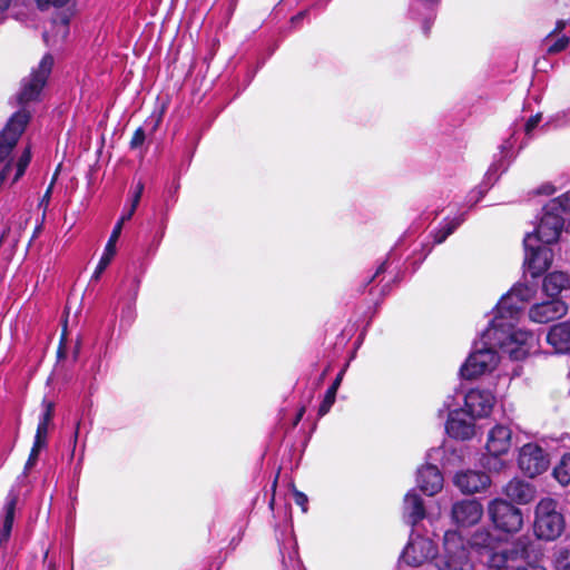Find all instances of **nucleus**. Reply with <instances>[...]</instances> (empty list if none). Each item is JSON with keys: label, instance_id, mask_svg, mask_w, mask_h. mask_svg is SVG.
I'll list each match as a JSON object with an SVG mask.
<instances>
[{"label": "nucleus", "instance_id": "obj_1", "mask_svg": "<svg viewBox=\"0 0 570 570\" xmlns=\"http://www.w3.org/2000/svg\"><path fill=\"white\" fill-rule=\"evenodd\" d=\"M53 63V57L49 53L45 55L38 67L32 69L30 76L22 80L21 88L17 94L18 104L22 107L10 117L0 132V180L2 181L10 179L12 184L16 183L24 174L31 160L29 147L23 149L16 161H13L11 154L31 117L24 105L39 98L51 73Z\"/></svg>", "mask_w": 570, "mask_h": 570}, {"label": "nucleus", "instance_id": "obj_2", "mask_svg": "<svg viewBox=\"0 0 570 570\" xmlns=\"http://www.w3.org/2000/svg\"><path fill=\"white\" fill-rule=\"evenodd\" d=\"M534 295V287L527 284L514 285L499 301L494 316L485 330V337L494 340L517 360H523L538 351V337L532 332L515 327L524 303Z\"/></svg>", "mask_w": 570, "mask_h": 570}, {"label": "nucleus", "instance_id": "obj_3", "mask_svg": "<svg viewBox=\"0 0 570 570\" xmlns=\"http://www.w3.org/2000/svg\"><path fill=\"white\" fill-rule=\"evenodd\" d=\"M491 542L492 537L487 531L476 532L470 544L458 531L449 530L443 535L442 553L435 560V568L438 570H475L471 550L483 549L490 557Z\"/></svg>", "mask_w": 570, "mask_h": 570}, {"label": "nucleus", "instance_id": "obj_4", "mask_svg": "<svg viewBox=\"0 0 570 570\" xmlns=\"http://www.w3.org/2000/svg\"><path fill=\"white\" fill-rule=\"evenodd\" d=\"M570 222V194L551 199L543 207V215L532 233L542 244H551L560 237L566 223Z\"/></svg>", "mask_w": 570, "mask_h": 570}, {"label": "nucleus", "instance_id": "obj_5", "mask_svg": "<svg viewBox=\"0 0 570 570\" xmlns=\"http://www.w3.org/2000/svg\"><path fill=\"white\" fill-rule=\"evenodd\" d=\"M484 335L485 331L481 335V341L475 343L474 351L460 368L463 379L472 380L494 370L500 360L495 348H500L502 353L508 354L510 358L514 360L503 346ZM515 361L518 360L515 358Z\"/></svg>", "mask_w": 570, "mask_h": 570}, {"label": "nucleus", "instance_id": "obj_6", "mask_svg": "<svg viewBox=\"0 0 570 570\" xmlns=\"http://www.w3.org/2000/svg\"><path fill=\"white\" fill-rule=\"evenodd\" d=\"M515 443L517 436L510 424H494L487 433L484 448L488 456L483 459V466L491 471H501L504 462L500 458L507 455Z\"/></svg>", "mask_w": 570, "mask_h": 570}, {"label": "nucleus", "instance_id": "obj_7", "mask_svg": "<svg viewBox=\"0 0 570 570\" xmlns=\"http://www.w3.org/2000/svg\"><path fill=\"white\" fill-rule=\"evenodd\" d=\"M534 534L542 540L552 541L559 538L564 530V518L558 511V502L551 498H543L535 507L533 524Z\"/></svg>", "mask_w": 570, "mask_h": 570}, {"label": "nucleus", "instance_id": "obj_8", "mask_svg": "<svg viewBox=\"0 0 570 570\" xmlns=\"http://www.w3.org/2000/svg\"><path fill=\"white\" fill-rule=\"evenodd\" d=\"M488 512L494 527L507 533H515L523 525V515L520 509L502 499L489 503Z\"/></svg>", "mask_w": 570, "mask_h": 570}, {"label": "nucleus", "instance_id": "obj_9", "mask_svg": "<svg viewBox=\"0 0 570 570\" xmlns=\"http://www.w3.org/2000/svg\"><path fill=\"white\" fill-rule=\"evenodd\" d=\"M438 558V547L424 535L412 530L407 544L404 547L401 559L411 567H420Z\"/></svg>", "mask_w": 570, "mask_h": 570}, {"label": "nucleus", "instance_id": "obj_10", "mask_svg": "<svg viewBox=\"0 0 570 570\" xmlns=\"http://www.w3.org/2000/svg\"><path fill=\"white\" fill-rule=\"evenodd\" d=\"M540 239L533 234H527L523 239L524 266L532 277H538L549 268L552 262V250L540 245Z\"/></svg>", "mask_w": 570, "mask_h": 570}, {"label": "nucleus", "instance_id": "obj_11", "mask_svg": "<svg viewBox=\"0 0 570 570\" xmlns=\"http://www.w3.org/2000/svg\"><path fill=\"white\" fill-rule=\"evenodd\" d=\"M518 464L521 471L534 478L549 468L550 460L546 451L537 443H527L519 451Z\"/></svg>", "mask_w": 570, "mask_h": 570}, {"label": "nucleus", "instance_id": "obj_12", "mask_svg": "<svg viewBox=\"0 0 570 570\" xmlns=\"http://www.w3.org/2000/svg\"><path fill=\"white\" fill-rule=\"evenodd\" d=\"M497 400L484 389H471L464 395V411L471 419H483L491 414Z\"/></svg>", "mask_w": 570, "mask_h": 570}, {"label": "nucleus", "instance_id": "obj_13", "mask_svg": "<svg viewBox=\"0 0 570 570\" xmlns=\"http://www.w3.org/2000/svg\"><path fill=\"white\" fill-rule=\"evenodd\" d=\"M522 554V552L514 549L493 552L488 559V566L493 570H547L538 563H529L527 567H522L520 562Z\"/></svg>", "mask_w": 570, "mask_h": 570}, {"label": "nucleus", "instance_id": "obj_14", "mask_svg": "<svg viewBox=\"0 0 570 570\" xmlns=\"http://www.w3.org/2000/svg\"><path fill=\"white\" fill-rule=\"evenodd\" d=\"M567 313L568 305L559 298H552L551 301L532 305L529 309V317L534 323L546 324L561 318Z\"/></svg>", "mask_w": 570, "mask_h": 570}, {"label": "nucleus", "instance_id": "obj_15", "mask_svg": "<svg viewBox=\"0 0 570 570\" xmlns=\"http://www.w3.org/2000/svg\"><path fill=\"white\" fill-rule=\"evenodd\" d=\"M482 515V504L475 499L462 500L452 507V518L456 524L462 527L478 523Z\"/></svg>", "mask_w": 570, "mask_h": 570}, {"label": "nucleus", "instance_id": "obj_16", "mask_svg": "<svg viewBox=\"0 0 570 570\" xmlns=\"http://www.w3.org/2000/svg\"><path fill=\"white\" fill-rule=\"evenodd\" d=\"M490 476L481 471L466 470L461 471L454 476V484L463 493H475L487 489L490 485Z\"/></svg>", "mask_w": 570, "mask_h": 570}, {"label": "nucleus", "instance_id": "obj_17", "mask_svg": "<svg viewBox=\"0 0 570 570\" xmlns=\"http://www.w3.org/2000/svg\"><path fill=\"white\" fill-rule=\"evenodd\" d=\"M465 411H453L448 417L445 431L449 436L458 440H469L475 434L473 419L463 417Z\"/></svg>", "mask_w": 570, "mask_h": 570}, {"label": "nucleus", "instance_id": "obj_18", "mask_svg": "<svg viewBox=\"0 0 570 570\" xmlns=\"http://www.w3.org/2000/svg\"><path fill=\"white\" fill-rule=\"evenodd\" d=\"M417 487L428 495H434L443 488V475L436 465L425 464L417 470Z\"/></svg>", "mask_w": 570, "mask_h": 570}, {"label": "nucleus", "instance_id": "obj_19", "mask_svg": "<svg viewBox=\"0 0 570 570\" xmlns=\"http://www.w3.org/2000/svg\"><path fill=\"white\" fill-rule=\"evenodd\" d=\"M402 515L404 522L412 528L426 517L424 501L414 489L404 497Z\"/></svg>", "mask_w": 570, "mask_h": 570}, {"label": "nucleus", "instance_id": "obj_20", "mask_svg": "<svg viewBox=\"0 0 570 570\" xmlns=\"http://www.w3.org/2000/svg\"><path fill=\"white\" fill-rule=\"evenodd\" d=\"M547 342L556 353L570 352V322L553 325L547 333Z\"/></svg>", "mask_w": 570, "mask_h": 570}, {"label": "nucleus", "instance_id": "obj_21", "mask_svg": "<svg viewBox=\"0 0 570 570\" xmlns=\"http://www.w3.org/2000/svg\"><path fill=\"white\" fill-rule=\"evenodd\" d=\"M18 497H19L18 492H16L12 489L9 491V493L6 498V502L3 505V514L0 519V547L4 542H7L10 537V533L12 530V524H13V519H14L16 505L18 502Z\"/></svg>", "mask_w": 570, "mask_h": 570}, {"label": "nucleus", "instance_id": "obj_22", "mask_svg": "<svg viewBox=\"0 0 570 570\" xmlns=\"http://www.w3.org/2000/svg\"><path fill=\"white\" fill-rule=\"evenodd\" d=\"M504 493L510 500L519 504H527L535 497L534 488L530 483L519 479L511 480L505 485Z\"/></svg>", "mask_w": 570, "mask_h": 570}, {"label": "nucleus", "instance_id": "obj_23", "mask_svg": "<svg viewBox=\"0 0 570 570\" xmlns=\"http://www.w3.org/2000/svg\"><path fill=\"white\" fill-rule=\"evenodd\" d=\"M570 288V275L564 272H552L544 276L543 292L551 298H557L563 291Z\"/></svg>", "mask_w": 570, "mask_h": 570}, {"label": "nucleus", "instance_id": "obj_24", "mask_svg": "<svg viewBox=\"0 0 570 570\" xmlns=\"http://www.w3.org/2000/svg\"><path fill=\"white\" fill-rule=\"evenodd\" d=\"M120 234H119V226H115L111 235L105 246L104 253L96 266V269L91 276V281H98L101 276V274L105 272V269L108 267V265L114 259L117 248L116 244L118 242Z\"/></svg>", "mask_w": 570, "mask_h": 570}, {"label": "nucleus", "instance_id": "obj_25", "mask_svg": "<svg viewBox=\"0 0 570 570\" xmlns=\"http://www.w3.org/2000/svg\"><path fill=\"white\" fill-rule=\"evenodd\" d=\"M69 35V19L59 17L52 20L50 30L43 33V39L48 46L56 47L62 43Z\"/></svg>", "mask_w": 570, "mask_h": 570}, {"label": "nucleus", "instance_id": "obj_26", "mask_svg": "<svg viewBox=\"0 0 570 570\" xmlns=\"http://www.w3.org/2000/svg\"><path fill=\"white\" fill-rule=\"evenodd\" d=\"M441 0H413L411 11L415 16H420L416 4H420L424 9V17L422 20V30L425 35H429L431 26L436 17V8Z\"/></svg>", "mask_w": 570, "mask_h": 570}, {"label": "nucleus", "instance_id": "obj_27", "mask_svg": "<svg viewBox=\"0 0 570 570\" xmlns=\"http://www.w3.org/2000/svg\"><path fill=\"white\" fill-rule=\"evenodd\" d=\"M464 222V215H458L453 218L446 217L439 229L433 234L434 243H443L462 223Z\"/></svg>", "mask_w": 570, "mask_h": 570}, {"label": "nucleus", "instance_id": "obj_28", "mask_svg": "<svg viewBox=\"0 0 570 570\" xmlns=\"http://www.w3.org/2000/svg\"><path fill=\"white\" fill-rule=\"evenodd\" d=\"M20 229L18 226H7L0 234V248H3L4 254L10 256L19 240Z\"/></svg>", "mask_w": 570, "mask_h": 570}, {"label": "nucleus", "instance_id": "obj_29", "mask_svg": "<svg viewBox=\"0 0 570 570\" xmlns=\"http://www.w3.org/2000/svg\"><path fill=\"white\" fill-rule=\"evenodd\" d=\"M283 564L286 570H303L302 562L297 554L296 542L291 539L288 547L282 549Z\"/></svg>", "mask_w": 570, "mask_h": 570}, {"label": "nucleus", "instance_id": "obj_30", "mask_svg": "<svg viewBox=\"0 0 570 570\" xmlns=\"http://www.w3.org/2000/svg\"><path fill=\"white\" fill-rule=\"evenodd\" d=\"M553 475L563 487L570 483V453L562 455L560 462L553 469Z\"/></svg>", "mask_w": 570, "mask_h": 570}, {"label": "nucleus", "instance_id": "obj_31", "mask_svg": "<svg viewBox=\"0 0 570 570\" xmlns=\"http://www.w3.org/2000/svg\"><path fill=\"white\" fill-rule=\"evenodd\" d=\"M459 405L458 396L455 394H449L444 399L442 406L439 409V415L442 416L443 414H446L449 417L453 411H463Z\"/></svg>", "mask_w": 570, "mask_h": 570}, {"label": "nucleus", "instance_id": "obj_32", "mask_svg": "<svg viewBox=\"0 0 570 570\" xmlns=\"http://www.w3.org/2000/svg\"><path fill=\"white\" fill-rule=\"evenodd\" d=\"M556 570H570V548H561L554 561Z\"/></svg>", "mask_w": 570, "mask_h": 570}, {"label": "nucleus", "instance_id": "obj_33", "mask_svg": "<svg viewBox=\"0 0 570 570\" xmlns=\"http://www.w3.org/2000/svg\"><path fill=\"white\" fill-rule=\"evenodd\" d=\"M335 397H336V395L332 394V392L326 391L324 400L322 401L320 409H318L320 416H323L328 413V411L331 410L332 405L335 402Z\"/></svg>", "mask_w": 570, "mask_h": 570}, {"label": "nucleus", "instance_id": "obj_34", "mask_svg": "<svg viewBox=\"0 0 570 570\" xmlns=\"http://www.w3.org/2000/svg\"><path fill=\"white\" fill-rule=\"evenodd\" d=\"M514 146V140H513V135H511L508 139H505L501 145H500V161L502 159H507L509 156H510V151L512 150Z\"/></svg>", "mask_w": 570, "mask_h": 570}, {"label": "nucleus", "instance_id": "obj_35", "mask_svg": "<svg viewBox=\"0 0 570 570\" xmlns=\"http://www.w3.org/2000/svg\"><path fill=\"white\" fill-rule=\"evenodd\" d=\"M36 2L39 9L47 10L51 7H62L68 2V0H36Z\"/></svg>", "mask_w": 570, "mask_h": 570}, {"label": "nucleus", "instance_id": "obj_36", "mask_svg": "<svg viewBox=\"0 0 570 570\" xmlns=\"http://www.w3.org/2000/svg\"><path fill=\"white\" fill-rule=\"evenodd\" d=\"M43 412L40 415L41 421L50 423L53 417V403L47 400H43L42 402Z\"/></svg>", "mask_w": 570, "mask_h": 570}, {"label": "nucleus", "instance_id": "obj_37", "mask_svg": "<svg viewBox=\"0 0 570 570\" xmlns=\"http://www.w3.org/2000/svg\"><path fill=\"white\" fill-rule=\"evenodd\" d=\"M49 424L50 423H48V422L39 420V423H38V426H37V432H36V435H35V440H38V442L39 441L47 442Z\"/></svg>", "mask_w": 570, "mask_h": 570}, {"label": "nucleus", "instance_id": "obj_38", "mask_svg": "<svg viewBox=\"0 0 570 570\" xmlns=\"http://www.w3.org/2000/svg\"><path fill=\"white\" fill-rule=\"evenodd\" d=\"M568 43H569V38L561 37V38L557 39L551 46H549L548 52L549 53L560 52L567 48Z\"/></svg>", "mask_w": 570, "mask_h": 570}, {"label": "nucleus", "instance_id": "obj_39", "mask_svg": "<svg viewBox=\"0 0 570 570\" xmlns=\"http://www.w3.org/2000/svg\"><path fill=\"white\" fill-rule=\"evenodd\" d=\"M144 188H145L144 183L141 180H139L136 184L135 189L132 191L131 204H130L131 207H134V208L138 207L140 198L142 196V193H144Z\"/></svg>", "mask_w": 570, "mask_h": 570}, {"label": "nucleus", "instance_id": "obj_40", "mask_svg": "<svg viewBox=\"0 0 570 570\" xmlns=\"http://www.w3.org/2000/svg\"><path fill=\"white\" fill-rule=\"evenodd\" d=\"M146 139V135H145V131L142 128H138L135 132H134V136L130 140V147L132 149H136L138 147H140L144 141Z\"/></svg>", "mask_w": 570, "mask_h": 570}, {"label": "nucleus", "instance_id": "obj_41", "mask_svg": "<svg viewBox=\"0 0 570 570\" xmlns=\"http://www.w3.org/2000/svg\"><path fill=\"white\" fill-rule=\"evenodd\" d=\"M137 208H134L131 206H129L127 209H125V212L122 213V215L120 216L119 220L116 223L115 226H119V234H121V230H122V226L124 224L131 219L132 215L135 214Z\"/></svg>", "mask_w": 570, "mask_h": 570}, {"label": "nucleus", "instance_id": "obj_42", "mask_svg": "<svg viewBox=\"0 0 570 570\" xmlns=\"http://www.w3.org/2000/svg\"><path fill=\"white\" fill-rule=\"evenodd\" d=\"M294 501L297 505L302 508L303 512L307 511L308 499L303 492L294 490Z\"/></svg>", "mask_w": 570, "mask_h": 570}, {"label": "nucleus", "instance_id": "obj_43", "mask_svg": "<svg viewBox=\"0 0 570 570\" xmlns=\"http://www.w3.org/2000/svg\"><path fill=\"white\" fill-rule=\"evenodd\" d=\"M540 120H541V115L540 114L530 117L528 119V121L525 122V126H524L525 134L530 135L533 131V129L538 126Z\"/></svg>", "mask_w": 570, "mask_h": 570}, {"label": "nucleus", "instance_id": "obj_44", "mask_svg": "<svg viewBox=\"0 0 570 570\" xmlns=\"http://www.w3.org/2000/svg\"><path fill=\"white\" fill-rule=\"evenodd\" d=\"M47 444V442H43V441H39L38 443V440H35L33 442V446L31 449V452H30V456H32L33 459L37 460L38 455H39V452L42 448H45Z\"/></svg>", "mask_w": 570, "mask_h": 570}, {"label": "nucleus", "instance_id": "obj_45", "mask_svg": "<svg viewBox=\"0 0 570 570\" xmlns=\"http://www.w3.org/2000/svg\"><path fill=\"white\" fill-rule=\"evenodd\" d=\"M11 4V0H0V23L6 19V12Z\"/></svg>", "mask_w": 570, "mask_h": 570}, {"label": "nucleus", "instance_id": "obj_46", "mask_svg": "<svg viewBox=\"0 0 570 570\" xmlns=\"http://www.w3.org/2000/svg\"><path fill=\"white\" fill-rule=\"evenodd\" d=\"M556 120L561 125L570 124V110L562 111L556 115Z\"/></svg>", "mask_w": 570, "mask_h": 570}, {"label": "nucleus", "instance_id": "obj_47", "mask_svg": "<svg viewBox=\"0 0 570 570\" xmlns=\"http://www.w3.org/2000/svg\"><path fill=\"white\" fill-rule=\"evenodd\" d=\"M502 166H503L502 164L498 165L497 163H493V164L490 166V168H489V170H488V173H487L488 177L490 178V177H492L493 175H495V174L498 173V170H499V167H502Z\"/></svg>", "mask_w": 570, "mask_h": 570}, {"label": "nucleus", "instance_id": "obj_48", "mask_svg": "<svg viewBox=\"0 0 570 570\" xmlns=\"http://www.w3.org/2000/svg\"><path fill=\"white\" fill-rule=\"evenodd\" d=\"M139 291V279H135L131 288V301H135Z\"/></svg>", "mask_w": 570, "mask_h": 570}, {"label": "nucleus", "instance_id": "obj_49", "mask_svg": "<svg viewBox=\"0 0 570 570\" xmlns=\"http://www.w3.org/2000/svg\"><path fill=\"white\" fill-rule=\"evenodd\" d=\"M79 430H80V421L77 422L75 432H73V446L77 443L78 436H79Z\"/></svg>", "mask_w": 570, "mask_h": 570}, {"label": "nucleus", "instance_id": "obj_50", "mask_svg": "<svg viewBox=\"0 0 570 570\" xmlns=\"http://www.w3.org/2000/svg\"><path fill=\"white\" fill-rule=\"evenodd\" d=\"M344 373H345V370L343 368L336 376V379L334 380V384L340 386L342 380H343V376H344Z\"/></svg>", "mask_w": 570, "mask_h": 570}, {"label": "nucleus", "instance_id": "obj_51", "mask_svg": "<svg viewBox=\"0 0 570 570\" xmlns=\"http://www.w3.org/2000/svg\"><path fill=\"white\" fill-rule=\"evenodd\" d=\"M304 412H305V409H304V407H302V409L298 411V413L296 414L295 422H294V424H295V425L301 421V419H302V417H303V415H304Z\"/></svg>", "mask_w": 570, "mask_h": 570}, {"label": "nucleus", "instance_id": "obj_52", "mask_svg": "<svg viewBox=\"0 0 570 570\" xmlns=\"http://www.w3.org/2000/svg\"><path fill=\"white\" fill-rule=\"evenodd\" d=\"M36 461H37L36 459H33L32 456L29 455V459H28V461L26 463V470L30 469L31 466H33Z\"/></svg>", "mask_w": 570, "mask_h": 570}, {"label": "nucleus", "instance_id": "obj_53", "mask_svg": "<svg viewBox=\"0 0 570 570\" xmlns=\"http://www.w3.org/2000/svg\"><path fill=\"white\" fill-rule=\"evenodd\" d=\"M338 387L340 386H337L334 383H332V385L327 389V392H332V394L336 395V392H337Z\"/></svg>", "mask_w": 570, "mask_h": 570}, {"label": "nucleus", "instance_id": "obj_54", "mask_svg": "<svg viewBox=\"0 0 570 570\" xmlns=\"http://www.w3.org/2000/svg\"><path fill=\"white\" fill-rule=\"evenodd\" d=\"M385 268H386V263L381 264V266L377 268V271H376V274H375V275L381 274L382 272H384V271H385Z\"/></svg>", "mask_w": 570, "mask_h": 570}, {"label": "nucleus", "instance_id": "obj_55", "mask_svg": "<svg viewBox=\"0 0 570 570\" xmlns=\"http://www.w3.org/2000/svg\"><path fill=\"white\" fill-rule=\"evenodd\" d=\"M160 120H161V116H158V118L156 119V122H155V125H154V127H153V130H154V131L157 129V127H158V125H159Z\"/></svg>", "mask_w": 570, "mask_h": 570}, {"label": "nucleus", "instance_id": "obj_56", "mask_svg": "<svg viewBox=\"0 0 570 570\" xmlns=\"http://www.w3.org/2000/svg\"><path fill=\"white\" fill-rule=\"evenodd\" d=\"M440 449H432L429 453H428V458H432V453H436L439 452Z\"/></svg>", "mask_w": 570, "mask_h": 570}, {"label": "nucleus", "instance_id": "obj_57", "mask_svg": "<svg viewBox=\"0 0 570 570\" xmlns=\"http://www.w3.org/2000/svg\"><path fill=\"white\" fill-rule=\"evenodd\" d=\"M303 17H304V13L302 12V13L297 14L296 17H294L293 21L301 20V19H303Z\"/></svg>", "mask_w": 570, "mask_h": 570}, {"label": "nucleus", "instance_id": "obj_58", "mask_svg": "<svg viewBox=\"0 0 570 570\" xmlns=\"http://www.w3.org/2000/svg\"><path fill=\"white\" fill-rule=\"evenodd\" d=\"M50 190H51V188H48V190H47V193H46V195H45V198H43V199H46V198H48V197H49V195H50Z\"/></svg>", "mask_w": 570, "mask_h": 570}, {"label": "nucleus", "instance_id": "obj_59", "mask_svg": "<svg viewBox=\"0 0 570 570\" xmlns=\"http://www.w3.org/2000/svg\"><path fill=\"white\" fill-rule=\"evenodd\" d=\"M127 312H128V315L131 317V316H132V313H134V311L131 309V307H128V311H127Z\"/></svg>", "mask_w": 570, "mask_h": 570}, {"label": "nucleus", "instance_id": "obj_60", "mask_svg": "<svg viewBox=\"0 0 570 570\" xmlns=\"http://www.w3.org/2000/svg\"><path fill=\"white\" fill-rule=\"evenodd\" d=\"M430 252V249H428L426 253H424L423 257L422 258H425L428 256V253Z\"/></svg>", "mask_w": 570, "mask_h": 570}, {"label": "nucleus", "instance_id": "obj_61", "mask_svg": "<svg viewBox=\"0 0 570 570\" xmlns=\"http://www.w3.org/2000/svg\"><path fill=\"white\" fill-rule=\"evenodd\" d=\"M2 183H3V181H2V180H0V185H1Z\"/></svg>", "mask_w": 570, "mask_h": 570}]
</instances>
